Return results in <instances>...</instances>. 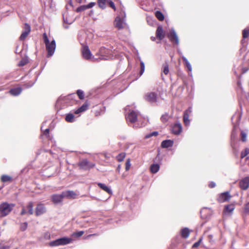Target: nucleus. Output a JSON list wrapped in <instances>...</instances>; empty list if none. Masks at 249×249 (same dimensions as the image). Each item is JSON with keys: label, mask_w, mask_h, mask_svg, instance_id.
I'll list each match as a JSON object with an SVG mask.
<instances>
[{"label": "nucleus", "mask_w": 249, "mask_h": 249, "mask_svg": "<svg viewBox=\"0 0 249 249\" xmlns=\"http://www.w3.org/2000/svg\"><path fill=\"white\" fill-rule=\"evenodd\" d=\"M182 131V126L181 123L178 121L174 123L171 127L172 133L176 135H179Z\"/></svg>", "instance_id": "obj_8"}, {"label": "nucleus", "mask_w": 249, "mask_h": 249, "mask_svg": "<svg viewBox=\"0 0 249 249\" xmlns=\"http://www.w3.org/2000/svg\"><path fill=\"white\" fill-rule=\"evenodd\" d=\"M30 32V26L28 23H25L23 31L19 37V40L21 41L24 40L29 34Z\"/></svg>", "instance_id": "obj_11"}, {"label": "nucleus", "mask_w": 249, "mask_h": 249, "mask_svg": "<svg viewBox=\"0 0 249 249\" xmlns=\"http://www.w3.org/2000/svg\"><path fill=\"white\" fill-rule=\"evenodd\" d=\"M125 111L126 112L128 111L127 114L126 115V119L128 122L131 123H134L137 120V113L134 111H130L129 109V107H127L125 108Z\"/></svg>", "instance_id": "obj_5"}, {"label": "nucleus", "mask_w": 249, "mask_h": 249, "mask_svg": "<svg viewBox=\"0 0 249 249\" xmlns=\"http://www.w3.org/2000/svg\"><path fill=\"white\" fill-rule=\"evenodd\" d=\"M144 99L151 104L155 103L157 102L158 94L155 92H147L144 95Z\"/></svg>", "instance_id": "obj_7"}, {"label": "nucleus", "mask_w": 249, "mask_h": 249, "mask_svg": "<svg viewBox=\"0 0 249 249\" xmlns=\"http://www.w3.org/2000/svg\"><path fill=\"white\" fill-rule=\"evenodd\" d=\"M248 131L247 129L240 130L241 140L242 142H246L247 141Z\"/></svg>", "instance_id": "obj_23"}, {"label": "nucleus", "mask_w": 249, "mask_h": 249, "mask_svg": "<svg viewBox=\"0 0 249 249\" xmlns=\"http://www.w3.org/2000/svg\"><path fill=\"white\" fill-rule=\"evenodd\" d=\"M158 135V132L157 131H154L151 133H150L147 135H146L144 137V138L146 139H149L152 136H156Z\"/></svg>", "instance_id": "obj_41"}, {"label": "nucleus", "mask_w": 249, "mask_h": 249, "mask_svg": "<svg viewBox=\"0 0 249 249\" xmlns=\"http://www.w3.org/2000/svg\"><path fill=\"white\" fill-rule=\"evenodd\" d=\"M37 78L36 79V80L34 82H30L29 83H25L23 84V87L24 88L27 89L32 87L34 84L35 83V82L36 81Z\"/></svg>", "instance_id": "obj_39"}, {"label": "nucleus", "mask_w": 249, "mask_h": 249, "mask_svg": "<svg viewBox=\"0 0 249 249\" xmlns=\"http://www.w3.org/2000/svg\"><path fill=\"white\" fill-rule=\"evenodd\" d=\"M15 205L13 203L3 202L0 205V214L1 217L7 215L13 210Z\"/></svg>", "instance_id": "obj_3"}, {"label": "nucleus", "mask_w": 249, "mask_h": 249, "mask_svg": "<svg viewBox=\"0 0 249 249\" xmlns=\"http://www.w3.org/2000/svg\"><path fill=\"white\" fill-rule=\"evenodd\" d=\"M9 248L7 246H5L2 244H0V249H9Z\"/></svg>", "instance_id": "obj_54"}, {"label": "nucleus", "mask_w": 249, "mask_h": 249, "mask_svg": "<svg viewBox=\"0 0 249 249\" xmlns=\"http://www.w3.org/2000/svg\"><path fill=\"white\" fill-rule=\"evenodd\" d=\"M43 38L44 42L45 44L46 49L47 51V57H50L52 56L55 52L56 48V43L54 39H53L51 42L49 41V39L46 33H44L43 35Z\"/></svg>", "instance_id": "obj_2"}, {"label": "nucleus", "mask_w": 249, "mask_h": 249, "mask_svg": "<svg viewBox=\"0 0 249 249\" xmlns=\"http://www.w3.org/2000/svg\"><path fill=\"white\" fill-rule=\"evenodd\" d=\"M121 165L120 164H119L117 167V169H116V170L119 172L120 173V170H121Z\"/></svg>", "instance_id": "obj_58"}, {"label": "nucleus", "mask_w": 249, "mask_h": 249, "mask_svg": "<svg viewBox=\"0 0 249 249\" xmlns=\"http://www.w3.org/2000/svg\"><path fill=\"white\" fill-rule=\"evenodd\" d=\"M160 169V165L158 163H154L151 165L150 167V172L153 174L157 173Z\"/></svg>", "instance_id": "obj_25"}, {"label": "nucleus", "mask_w": 249, "mask_h": 249, "mask_svg": "<svg viewBox=\"0 0 249 249\" xmlns=\"http://www.w3.org/2000/svg\"><path fill=\"white\" fill-rule=\"evenodd\" d=\"M189 115H188V114H187V112L186 113H183V123L184 124V125L186 126H188L190 125V121L189 119Z\"/></svg>", "instance_id": "obj_28"}, {"label": "nucleus", "mask_w": 249, "mask_h": 249, "mask_svg": "<svg viewBox=\"0 0 249 249\" xmlns=\"http://www.w3.org/2000/svg\"><path fill=\"white\" fill-rule=\"evenodd\" d=\"M155 16L160 21H162L164 20V15L160 11H157L155 12Z\"/></svg>", "instance_id": "obj_34"}, {"label": "nucleus", "mask_w": 249, "mask_h": 249, "mask_svg": "<svg viewBox=\"0 0 249 249\" xmlns=\"http://www.w3.org/2000/svg\"><path fill=\"white\" fill-rule=\"evenodd\" d=\"M26 209L28 210V213L31 215L34 213L33 211V203L32 202H30L28 203V205L26 206Z\"/></svg>", "instance_id": "obj_31"}, {"label": "nucleus", "mask_w": 249, "mask_h": 249, "mask_svg": "<svg viewBox=\"0 0 249 249\" xmlns=\"http://www.w3.org/2000/svg\"><path fill=\"white\" fill-rule=\"evenodd\" d=\"M83 57L86 60H89L92 58V54L89 47L87 46H83L82 50Z\"/></svg>", "instance_id": "obj_12"}, {"label": "nucleus", "mask_w": 249, "mask_h": 249, "mask_svg": "<svg viewBox=\"0 0 249 249\" xmlns=\"http://www.w3.org/2000/svg\"><path fill=\"white\" fill-rule=\"evenodd\" d=\"M202 239H203V238L202 237H200L197 242H196L195 243H194L193 244L192 247L193 248H197L199 246V245L200 244L201 242H202Z\"/></svg>", "instance_id": "obj_47"}, {"label": "nucleus", "mask_w": 249, "mask_h": 249, "mask_svg": "<svg viewBox=\"0 0 249 249\" xmlns=\"http://www.w3.org/2000/svg\"><path fill=\"white\" fill-rule=\"evenodd\" d=\"M22 91V89L21 88H15L11 89L9 90V93L13 95V96H18L20 94Z\"/></svg>", "instance_id": "obj_24"}, {"label": "nucleus", "mask_w": 249, "mask_h": 249, "mask_svg": "<svg viewBox=\"0 0 249 249\" xmlns=\"http://www.w3.org/2000/svg\"><path fill=\"white\" fill-rule=\"evenodd\" d=\"M107 0H97L98 6L102 9H105L106 7V2Z\"/></svg>", "instance_id": "obj_33"}, {"label": "nucleus", "mask_w": 249, "mask_h": 249, "mask_svg": "<svg viewBox=\"0 0 249 249\" xmlns=\"http://www.w3.org/2000/svg\"><path fill=\"white\" fill-rule=\"evenodd\" d=\"M241 113L237 112L232 116L231 121L233 124V128L231 135V144L234 142L237 138V128L239 125L241 118Z\"/></svg>", "instance_id": "obj_1"}, {"label": "nucleus", "mask_w": 249, "mask_h": 249, "mask_svg": "<svg viewBox=\"0 0 249 249\" xmlns=\"http://www.w3.org/2000/svg\"><path fill=\"white\" fill-rule=\"evenodd\" d=\"M244 213L249 214V202L247 203L244 206Z\"/></svg>", "instance_id": "obj_49"}, {"label": "nucleus", "mask_w": 249, "mask_h": 249, "mask_svg": "<svg viewBox=\"0 0 249 249\" xmlns=\"http://www.w3.org/2000/svg\"><path fill=\"white\" fill-rule=\"evenodd\" d=\"M156 37L160 40H162L165 36V34L163 33L162 27L161 26H159L157 27L156 32Z\"/></svg>", "instance_id": "obj_17"}, {"label": "nucleus", "mask_w": 249, "mask_h": 249, "mask_svg": "<svg viewBox=\"0 0 249 249\" xmlns=\"http://www.w3.org/2000/svg\"><path fill=\"white\" fill-rule=\"evenodd\" d=\"M95 235H97V234H95V233H94V234H89L87 236V238H89L92 236H95Z\"/></svg>", "instance_id": "obj_61"}, {"label": "nucleus", "mask_w": 249, "mask_h": 249, "mask_svg": "<svg viewBox=\"0 0 249 249\" xmlns=\"http://www.w3.org/2000/svg\"><path fill=\"white\" fill-rule=\"evenodd\" d=\"M192 111V107H189L187 109H186L184 112V113H186L187 112V114H188V115L190 114Z\"/></svg>", "instance_id": "obj_53"}, {"label": "nucleus", "mask_w": 249, "mask_h": 249, "mask_svg": "<svg viewBox=\"0 0 249 249\" xmlns=\"http://www.w3.org/2000/svg\"><path fill=\"white\" fill-rule=\"evenodd\" d=\"M63 27H64L65 29H68V28H69V26H68V25H63Z\"/></svg>", "instance_id": "obj_64"}, {"label": "nucleus", "mask_w": 249, "mask_h": 249, "mask_svg": "<svg viewBox=\"0 0 249 249\" xmlns=\"http://www.w3.org/2000/svg\"><path fill=\"white\" fill-rule=\"evenodd\" d=\"M215 186V183L213 181L211 182L209 184V187L211 188H214Z\"/></svg>", "instance_id": "obj_55"}, {"label": "nucleus", "mask_w": 249, "mask_h": 249, "mask_svg": "<svg viewBox=\"0 0 249 249\" xmlns=\"http://www.w3.org/2000/svg\"><path fill=\"white\" fill-rule=\"evenodd\" d=\"M95 5V2H91L89 3L88 4L86 5L87 8L89 9V8H92Z\"/></svg>", "instance_id": "obj_52"}, {"label": "nucleus", "mask_w": 249, "mask_h": 249, "mask_svg": "<svg viewBox=\"0 0 249 249\" xmlns=\"http://www.w3.org/2000/svg\"><path fill=\"white\" fill-rule=\"evenodd\" d=\"M43 151H44L43 149H39L36 153V156L40 155Z\"/></svg>", "instance_id": "obj_57"}, {"label": "nucleus", "mask_w": 249, "mask_h": 249, "mask_svg": "<svg viewBox=\"0 0 249 249\" xmlns=\"http://www.w3.org/2000/svg\"><path fill=\"white\" fill-rule=\"evenodd\" d=\"M141 70L140 71V76H141L144 72L145 70L144 63L142 61H140Z\"/></svg>", "instance_id": "obj_38"}, {"label": "nucleus", "mask_w": 249, "mask_h": 249, "mask_svg": "<svg viewBox=\"0 0 249 249\" xmlns=\"http://www.w3.org/2000/svg\"><path fill=\"white\" fill-rule=\"evenodd\" d=\"M86 9H87L86 5H81V6L77 7L76 9V12L77 13H79V12L85 11Z\"/></svg>", "instance_id": "obj_42"}, {"label": "nucleus", "mask_w": 249, "mask_h": 249, "mask_svg": "<svg viewBox=\"0 0 249 249\" xmlns=\"http://www.w3.org/2000/svg\"><path fill=\"white\" fill-rule=\"evenodd\" d=\"M28 61L27 59H22L18 63V66L19 67H22L25 65Z\"/></svg>", "instance_id": "obj_44"}, {"label": "nucleus", "mask_w": 249, "mask_h": 249, "mask_svg": "<svg viewBox=\"0 0 249 249\" xmlns=\"http://www.w3.org/2000/svg\"><path fill=\"white\" fill-rule=\"evenodd\" d=\"M242 35L243 38L245 39L248 37L249 36V29H245L243 30Z\"/></svg>", "instance_id": "obj_43"}, {"label": "nucleus", "mask_w": 249, "mask_h": 249, "mask_svg": "<svg viewBox=\"0 0 249 249\" xmlns=\"http://www.w3.org/2000/svg\"><path fill=\"white\" fill-rule=\"evenodd\" d=\"M125 157V153H121L119 154L117 157L116 159L119 162H121L124 160Z\"/></svg>", "instance_id": "obj_35"}, {"label": "nucleus", "mask_w": 249, "mask_h": 249, "mask_svg": "<svg viewBox=\"0 0 249 249\" xmlns=\"http://www.w3.org/2000/svg\"><path fill=\"white\" fill-rule=\"evenodd\" d=\"M239 186L243 190H246L249 187V177L242 178L239 182Z\"/></svg>", "instance_id": "obj_14"}, {"label": "nucleus", "mask_w": 249, "mask_h": 249, "mask_svg": "<svg viewBox=\"0 0 249 249\" xmlns=\"http://www.w3.org/2000/svg\"><path fill=\"white\" fill-rule=\"evenodd\" d=\"M62 193L63 196L67 198H75L76 195L75 193L73 191L69 190L63 191Z\"/></svg>", "instance_id": "obj_21"}, {"label": "nucleus", "mask_w": 249, "mask_h": 249, "mask_svg": "<svg viewBox=\"0 0 249 249\" xmlns=\"http://www.w3.org/2000/svg\"><path fill=\"white\" fill-rule=\"evenodd\" d=\"M231 197L229 192H226L219 195L217 198V201L219 203H223L229 201Z\"/></svg>", "instance_id": "obj_13"}, {"label": "nucleus", "mask_w": 249, "mask_h": 249, "mask_svg": "<svg viewBox=\"0 0 249 249\" xmlns=\"http://www.w3.org/2000/svg\"><path fill=\"white\" fill-rule=\"evenodd\" d=\"M249 154V148H246L244 151L241 153V158H244L247 155Z\"/></svg>", "instance_id": "obj_37"}, {"label": "nucleus", "mask_w": 249, "mask_h": 249, "mask_svg": "<svg viewBox=\"0 0 249 249\" xmlns=\"http://www.w3.org/2000/svg\"><path fill=\"white\" fill-rule=\"evenodd\" d=\"M151 39L153 41H155V40H156V37H154V36H151Z\"/></svg>", "instance_id": "obj_63"}, {"label": "nucleus", "mask_w": 249, "mask_h": 249, "mask_svg": "<svg viewBox=\"0 0 249 249\" xmlns=\"http://www.w3.org/2000/svg\"><path fill=\"white\" fill-rule=\"evenodd\" d=\"M120 14L121 15V16L122 17H124V18L125 17V12L124 11H122Z\"/></svg>", "instance_id": "obj_60"}, {"label": "nucleus", "mask_w": 249, "mask_h": 249, "mask_svg": "<svg viewBox=\"0 0 249 249\" xmlns=\"http://www.w3.org/2000/svg\"><path fill=\"white\" fill-rule=\"evenodd\" d=\"M190 231L188 228H184L180 231L181 236L182 238L186 239L190 235Z\"/></svg>", "instance_id": "obj_22"}, {"label": "nucleus", "mask_w": 249, "mask_h": 249, "mask_svg": "<svg viewBox=\"0 0 249 249\" xmlns=\"http://www.w3.org/2000/svg\"><path fill=\"white\" fill-rule=\"evenodd\" d=\"M74 115L72 113H68L66 115L65 120L69 123L74 122Z\"/></svg>", "instance_id": "obj_29"}, {"label": "nucleus", "mask_w": 249, "mask_h": 249, "mask_svg": "<svg viewBox=\"0 0 249 249\" xmlns=\"http://www.w3.org/2000/svg\"><path fill=\"white\" fill-rule=\"evenodd\" d=\"M174 144V141L172 140H165L161 143V147L163 148H168L172 147Z\"/></svg>", "instance_id": "obj_18"}, {"label": "nucleus", "mask_w": 249, "mask_h": 249, "mask_svg": "<svg viewBox=\"0 0 249 249\" xmlns=\"http://www.w3.org/2000/svg\"><path fill=\"white\" fill-rule=\"evenodd\" d=\"M170 117L168 113H165L164 114L161 115L160 117V121L164 124L168 122Z\"/></svg>", "instance_id": "obj_30"}, {"label": "nucleus", "mask_w": 249, "mask_h": 249, "mask_svg": "<svg viewBox=\"0 0 249 249\" xmlns=\"http://www.w3.org/2000/svg\"><path fill=\"white\" fill-rule=\"evenodd\" d=\"M71 239L69 237H63L51 241L49 245L51 247H56L58 246L66 245L71 242Z\"/></svg>", "instance_id": "obj_4"}, {"label": "nucleus", "mask_w": 249, "mask_h": 249, "mask_svg": "<svg viewBox=\"0 0 249 249\" xmlns=\"http://www.w3.org/2000/svg\"><path fill=\"white\" fill-rule=\"evenodd\" d=\"M84 232V231H79L74 233L73 235L77 237H79L81 236L83 234Z\"/></svg>", "instance_id": "obj_51"}, {"label": "nucleus", "mask_w": 249, "mask_h": 249, "mask_svg": "<svg viewBox=\"0 0 249 249\" xmlns=\"http://www.w3.org/2000/svg\"><path fill=\"white\" fill-rule=\"evenodd\" d=\"M124 25H126L124 19H122L120 16H117L114 21L115 27L120 30L124 28Z\"/></svg>", "instance_id": "obj_9"}, {"label": "nucleus", "mask_w": 249, "mask_h": 249, "mask_svg": "<svg viewBox=\"0 0 249 249\" xmlns=\"http://www.w3.org/2000/svg\"><path fill=\"white\" fill-rule=\"evenodd\" d=\"M88 108L89 104L87 102H85L83 105H82L80 107H79L74 111V113L78 114L81 112L86 111Z\"/></svg>", "instance_id": "obj_20"}, {"label": "nucleus", "mask_w": 249, "mask_h": 249, "mask_svg": "<svg viewBox=\"0 0 249 249\" xmlns=\"http://www.w3.org/2000/svg\"><path fill=\"white\" fill-rule=\"evenodd\" d=\"M76 93L80 99H83L84 98V91L81 89H78L76 91Z\"/></svg>", "instance_id": "obj_40"}, {"label": "nucleus", "mask_w": 249, "mask_h": 249, "mask_svg": "<svg viewBox=\"0 0 249 249\" xmlns=\"http://www.w3.org/2000/svg\"><path fill=\"white\" fill-rule=\"evenodd\" d=\"M46 123V121H44L43 122L42 126L41 127V130L42 132L43 135H45L47 138L50 137L49 132L50 129L49 128H46L45 130H43V126Z\"/></svg>", "instance_id": "obj_32"}, {"label": "nucleus", "mask_w": 249, "mask_h": 249, "mask_svg": "<svg viewBox=\"0 0 249 249\" xmlns=\"http://www.w3.org/2000/svg\"><path fill=\"white\" fill-rule=\"evenodd\" d=\"M46 212V208L45 206L42 204L39 203L37 204L36 208V216L40 215Z\"/></svg>", "instance_id": "obj_16"}, {"label": "nucleus", "mask_w": 249, "mask_h": 249, "mask_svg": "<svg viewBox=\"0 0 249 249\" xmlns=\"http://www.w3.org/2000/svg\"><path fill=\"white\" fill-rule=\"evenodd\" d=\"M1 180L3 182H6L12 180V178L8 175H3L1 177Z\"/></svg>", "instance_id": "obj_36"}, {"label": "nucleus", "mask_w": 249, "mask_h": 249, "mask_svg": "<svg viewBox=\"0 0 249 249\" xmlns=\"http://www.w3.org/2000/svg\"><path fill=\"white\" fill-rule=\"evenodd\" d=\"M131 164H130V160L129 159H128L126 160V163H125V170L128 171L130 169Z\"/></svg>", "instance_id": "obj_50"}, {"label": "nucleus", "mask_w": 249, "mask_h": 249, "mask_svg": "<svg viewBox=\"0 0 249 249\" xmlns=\"http://www.w3.org/2000/svg\"><path fill=\"white\" fill-rule=\"evenodd\" d=\"M28 224L26 222L22 223L20 224V229L22 231H24L27 229Z\"/></svg>", "instance_id": "obj_46"}, {"label": "nucleus", "mask_w": 249, "mask_h": 249, "mask_svg": "<svg viewBox=\"0 0 249 249\" xmlns=\"http://www.w3.org/2000/svg\"><path fill=\"white\" fill-rule=\"evenodd\" d=\"M234 205L232 204L227 205L225 206L224 212L225 213H231L234 210Z\"/></svg>", "instance_id": "obj_26"}, {"label": "nucleus", "mask_w": 249, "mask_h": 249, "mask_svg": "<svg viewBox=\"0 0 249 249\" xmlns=\"http://www.w3.org/2000/svg\"><path fill=\"white\" fill-rule=\"evenodd\" d=\"M181 58H182L183 61L184 62L186 67L187 68L188 71H189L191 72L192 70V66H191V65L190 63V62L188 61L187 59L183 55L181 56Z\"/></svg>", "instance_id": "obj_27"}, {"label": "nucleus", "mask_w": 249, "mask_h": 249, "mask_svg": "<svg viewBox=\"0 0 249 249\" xmlns=\"http://www.w3.org/2000/svg\"><path fill=\"white\" fill-rule=\"evenodd\" d=\"M90 197L93 199L96 200H99V199L98 198L96 197L95 196H91Z\"/></svg>", "instance_id": "obj_62"}, {"label": "nucleus", "mask_w": 249, "mask_h": 249, "mask_svg": "<svg viewBox=\"0 0 249 249\" xmlns=\"http://www.w3.org/2000/svg\"><path fill=\"white\" fill-rule=\"evenodd\" d=\"M97 185L103 190L105 191L109 195L112 194V191L111 189V188L107 186L105 184L98 182L97 183Z\"/></svg>", "instance_id": "obj_19"}, {"label": "nucleus", "mask_w": 249, "mask_h": 249, "mask_svg": "<svg viewBox=\"0 0 249 249\" xmlns=\"http://www.w3.org/2000/svg\"><path fill=\"white\" fill-rule=\"evenodd\" d=\"M26 213H27V211L25 210V209H24V208L23 207L21 211V213H20V214L21 215H24L25 214H26Z\"/></svg>", "instance_id": "obj_56"}, {"label": "nucleus", "mask_w": 249, "mask_h": 249, "mask_svg": "<svg viewBox=\"0 0 249 249\" xmlns=\"http://www.w3.org/2000/svg\"><path fill=\"white\" fill-rule=\"evenodd\" d=\"M168 37L171 42H174L175 41L176 45L179 44V39L177 35V33L174 28H172L168 35Z\"/></svg>", "instance_id": "obj_10"}, {"label": "nucleus", "mask_w": 249, "mask_h": 249, "mask_svg": "<svg viewBox=\"0 0 249 249\" xmlns=\"http://www.w3.org/2000/svg\"><path fill=\"white\" fill-rule=\"evenodd\" d=\"M64 197L63 195V193L61 194H54L52 196L51 200L54 204H58L61 202Z\"/></svg>", "instance_id": "obj_15"}, {"label": "nucleus", "mask_w": 249, "mask_h": 249, "mask_svg": "<svg viewBox=\"0 0 249 249\" xmlns=\"http://www.w3.org/2000/svg\"><path fill=\"white\" fill-rule=\"evenodd\" d=\"M78 165L81 169L84 170H89L90 169L93 168L95 164L93 163L90 162L87 159H83L80 161Z\"/></svg>", "instance_id": "obj_6"}, {"label": "nucleus", "mask_w": 249, "mask_h": 249, "mask_svg": "<svg viewBox=\"0 0 249 249\" xmlns=\"http://www.w3.org/2000/svg\"><path fill=\"white\" fill-rule=\"evenodd\" d=\"M107 3L108 4L109 6L111 7L114 11H116V8L114 3L111 0H107Z\"/></svg>", "instance_id": "obj_45"}, {"label": "nucleus", "mask_w": 249, "mask_h": 249, "mask_svg": "<svg viewBox=\"0 0 249 249\" xmlns=\"http://www.w3.org/2000/svg\"><path fill=\"white\" fill-rule=\"evenodd\" d=\"M163 72L165 75H167L168 73L169 67L167 64H165V65H163Z\"/></svg>", "instance_id": "obj_48"}, {"label": "nucleus", "mask_w": 249, "mask_h": 249, "mask_svg": "<svg viewBox=\"0 0 249 249\" xmlns=\"http://www.w3.org/2000/svg\"><path fill=\"white\" fill-rule=\"evenodd\" d=\"M63 20H64V22L65 23H68L69 24H71L72 23V22H68V21L67 20V19L65 18H63Z\"/></svg>", "instance_id": "obj_59"}]
</instances>
